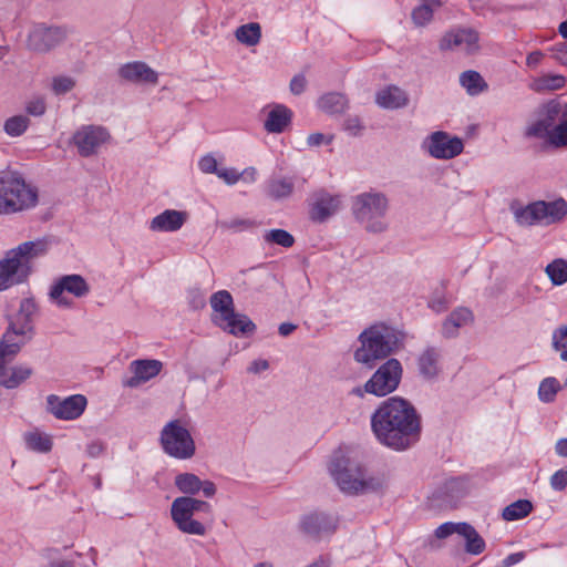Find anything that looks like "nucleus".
Returning <instances> with one entry per match:
<instances>
[{
    "instance_id": "62",
    "label": "nucleus",
    "mask_w": 567,
    "mask_h": 567,
    "mask_svg": "<svg viewBox=\"0 0 567 567\" xmlns=\"http://www.w3.org/2000/svg\"><path fill=\"white\" fill-rule=\"evenodd\" d=\"M544 54L542 51H533L526 58V64L529 68H536L543 60Z\"/></svg>"
},
{
    "instance_id": "1",
    "label": "nucleus",
    "mask_w": 567,
    "mask_h": 567,
    "mask_svg": "<svg viewBox=\"0 0 567 567\" xmlns=\"http://www.w3.org/2000/svg\"><path fill=\"white\" fill-rule=\"evenodd\" d=\"M421 417L413 404L392 396L371 415V430L377 441L396 452L415 445L421 437Z\"/></svg>"
},
{
    "instance_id": "31",
    "label": "nucleus",
    "mask_w": 567,
    "mask_h": 567,
    "mask_svg": "<svg viewBox=\"0 0 567 567\" xmlns=\"http://www.w3.org/2000/svg\"><path fill=\"white\" fill-rule=\"evenodd\" d=\"M295 188V177H272L267 182V195L276 200L289 197Z\"/></svg>"
},
{
    "instance_id": "57",
    "label": "nucleus",
    "mask_w": 567,
    "mask_h": 567,
    "mask_svg": "<svg viewBox=\"0 0 567 567\" xmlns=\"http://www.w3.org/2000/svg\"><path fill=\"white\" fill-rule=\"evenodd\" d=\"M47 106L43 100L37 99L28 102L25 111L33 116H41L45 113Z\"/></svg>"
},
{
    "instance_id": "2",
    "label": "nucleus",
    "mask_w": 567,
    "mask_h": 567,
    "mask_svg": "<svg viewBox=\"0 0 567 567\" xmlns=\"http://www.w3.org/2000/svg\"><path fill=\"white\" fill-rule=\"evenodd\" d=\"M405 334L399 329L374 323L359 334L360 347L354 351V360L372 369L381 360L389 359L404 347Z\"/></svg>"
},
{
    "instance_id": "24",
    "label": "nucleus",
    "mask_w": 567,
    "mask_h": 567,
    "mask_svg": "<svg viewBox=\"0 0 567 567\" xmlns=\"http://www.w3.org/2000/svg\"><path fill=\"white\" fill-rule=\"evenodd\" d=\"M49 249V241L45 238L24 241L18 247L10 249V255L19 258L24 266H31L32 259L43 256Z\"/></svg>"
},
{
    "instance_id": "44",
    "label": "nucleus",
    "mask_w": 567,
    "mask_h": 567,
    "mask_svg": "<svg viewBox=\"0 0 567 567\" xmlns=\"http://www.w3.org/2000/svg\"><path fill=\"white\" fill-rule=\"evenodd\" d=\"M546 274L555 286L567 282V261L555 259L546 267Z\"/></svg>"
},
{
    "instance_id": "17",
    "label": "nucleus",
    "mask_w": 567,
    "mask_h": 567,
    "mask_svg": "<svg viewBox=\"0 0 567 567\" xmlns=\"http://www.w3.org/2000/svg\"><path fill=\"white\" fill-rule=\"evenodd\" d=\"M31 272L32 266L22 265L9 250L0 260V291L24 282Z\"/></svg>"
},
{
    "instance_id": "12",
    "label": "nucleus",
    "mask_w": 567,
    "mask_h": 567,
    "mask_svg": "<svg viewBox=\"0 0 567 567\" xmlns=\"http://www.w3.org/2000/svg\"><path fill=\"white\" fill-rule=\"evenodd\" d=\"M64 292L82 298L90 292V286L81 275H65L52 285L49 295L58 306L70 307L72 302Z\"/></svg>"
},
{
    "instance_id": "55",
    "label": "nucleus",
    "mask_w": 567,
    "mask_h": 567,
    "mask_svg": "<svg viewBox=\"0 0 567 567\" xmlns=\"http://www.w3.org/2000/svg\"><path fill=\"white\" fill-rule=\"evenodd\" d=\"M216 175L224 179L226 184L234 185L240 179L241 173L235 168H221L218 169Z\"/></svg>"
},
{
    "instance_id": "48",
    "label": "nucleus",
    "mask_w": 567,
    "mask_h": 567,
    "mask_svg": "<svg viewBox=\"0 0 567 567\" xmlns=\"http://www.w3.org/2000/svg\"><path fill=\"white\" fill-rule=\"evenodd\" d=\"M549 143L555 147L567 146V116L551 128Z\"/></svg>"
},
{
    "instance_id": "14",
    "label": "nucleus",
    "mask_w": 567,
    "mask_h": 567,
    "mask_svg": "<svg viewBox=\"0 0 567 567\" xmlns=\"http://www.w3.org/2000/svg\"><path fill=\"white\" fill-rule=\"evenodd\" d=\"M424 146L429 154L437 159H451L463 152V141L457 136H450L446 132L437 131L432 133Z\"/></svg>"
},
{
    "instance_id": "23",
    "label": "nucleus",
    "mask_w": 567,
    "mask_h": 567,
    "mask_svg": "<svg viewBox=\"0 0 567 567\" xmlns=\"http://www.w3.org/2000/svg\"><path fill=\"white\" fill-rule=\"evenodd\" d=\"M301 528L308 535L319 536L322 533L334 532L337 519L326 513H312L302 518Z\"/></svg>"
},
{
    "instance_id": "33",
    "label": "nucleus",
    "mask_w": 567,
    "mask_h": 567,
    "mask_svg": "<svg viewBox=\"0 0 567 567\" xmlns=\"http://www.w3.org/2000/svg\"><path fill=\"white\" fill-rule=\"evenodd\" d=\"M544 224L560 221L567 215V202L563 198L554 202L540 200Z\"/></svg>"
},
{
    "instance_id": "25",
    "label": "nucleus",
    "mask_w": 567,
    "mask_h": 567,
    "mask_svg": "<svg viewBox=\"0 0 567 567\" xmlns=\"http://www.w3.org/2000/svg\"><path fill=\"white\" fill-rule=\"evenodd\" d=\"M49 249V241L45 238L24 241L18 247L10 249V255L19 258L24 266H31L32 259L43 256Z\"/></svg>"
},
{
    "instance_id": "18",
    "label": "nucleus",
    "mask_w": 567,
    "mask_h": 567,
    "mask_svg": "<svg viewBox=\"0 0 567 567\" xmlns=\"http://www.w3.org/2000/svg\"><path fill=\"white\" fill-rule=\"evenodd\" d=\"M340 204L339 195H332L324 189H320L312 195L309 217L315 223H324L338 212Z\"/></svg>"
},
{
    "instance_id": "36",
    "label": "nucleus",
    "mask_w": 567,
    "mask_h": 567,
    "mask_svg": "<svg viewBox=\"0 0 567 567\" xmlns=\"http://www.w3.org/2000/svg\"><path fill=\"white\" fill-rule=\"evenodd\" d=\"M566 85V78L560 74H544L536 78L529 87L538 93L560 90Z\"/></svg>"
},
{
    "instance_id": "64",
    "label": "nucleus",
    "mask_w": 567,
    "mask_h": 567,
    "mask_svg": "<svg viewBox=\"0 0 567 567\" xmlns=\"http://www.w3.org/2000/svg\"><path fill=\"white\" fill-rule=\"evenodd\" d=\"M524 558V554L523 553H514V554H511L508 555L504 560H503V567H511L517 563H519L520 560H523Z\"/></svg>"
},
{
    "instance_id": "11",
    "label": "nucleus",
    "mask_w": 567,
    "mask_h": 567,
    "mask_svg": "<svg viewBox=\"0 0 567 567\" xmlns=\"http://www.w3.org/2000/svg\"><path fill=\"white\" fill-rule=\"evenodd\" d=\"M66 34L65 28L37 24L28 35L27 47L33 52L45 53L61 44Z\"/></svg>"
},
{
    "instance_id": "46",
    "label": "nucleus",
    "mask_w": 567,
    "mask_h": 567,
    "mask_svg": "<svg viewBox=\"0 0 567 567\" xmlns=\"http://www.w3.org/2000/svg\"><path fill=\"white\" fill-rule=\"evenodd\" d=\"M431 4L440 6L439 0H424V3L412 11V20L416 25H424L433 18Z\"/></svg>"
},
{
    "instance_id": "41",
    "label": "nucleus",
    "mask_w": 567,
    "mask_h": 567,
    "mask_svg": "<svg viewBox=\"0 0 567 567\" xmlns=\"http://www.w3.org/2000/svg\"><path fill=\"white\" fill-rule=\"evenodd\" d=\"M533 504L528 499H518L503 509L502 517L507 522L522 519L530 514Z\"/></svg>"
},
{
    "instance_id": "6",
    "label": "nucleus",
    "mask_w": 567,
    "mask_h": 567,
    "mask_svg": "<svg viewBox=\"0 0 567 567\" xmlns=\"http://www.w3.org/2000/svg\"><path fill=\"white\" fill-rule=\"evenodd\" d=\"M389 208L386 196L380 192H365L352 199V214L354 218L365 225L371 233H382L388 228L383 218Z\"/></svg>"
},
{
    "instance_id": "10",
    "label": "nucleus",
    "mask_w": 567,
    "mask_h": 567,
    "mask_svg": "<svg viewBox=\"0 0 567 567\" xmlns=\"http://www.w3.org/2000/svg\"><path fill=\"white\" fill-rule=\"evenodd\" d=\"M402 372L401 362L395 358H389L364 383V391L375 396H385L398 389Z\"/></svg>"
},
{
    "instance_id": "34",
    "label": "nucleus",
    "mask_w": 567,
    "mask_h": 567,
    "mask_svg": "<svg viewBox=\"0 0 567 567\" xmlns=\"http://www.w3.org/2000/svg\"><path fill=\"white\" fill-rule=\"evenodd\" d=\"M567 104L551 100L543 105L540 116L550 126L555 127L560 121L567 117Z\"/></svg>"
},
{
    "instance_id": "38",
    "label": "nucleus",
    "mask_w": 567,
    "mask_h": 567,
    "mask_svg": "<svg viewBox=\"0 0 567 567\" xmlns=\"http://www.w3.org/2000/svg\"><path fill=\"white\" fill-rule=\"evenodd\" d=\"M319 107L329 114L342 113L348 107V99L342 93H327L320 97Z\"/></svg>"
},
{
    "instance_id": "40",
    "label": "nucleus",
    "mask_w": 567,
    "mask_h": 567,
    "mask_svg": "<svg viewBox=\"0 0 567 567\" xmlns=\"http://www.w3.org/2000/svg\"><path fill=\"white\" fill-rule=\"evenodd\" d=\"M238 42L248 47H254L259 43L261 38V28L257 22H250L237 28L235 32Z\"/></svg>"
},
{
    "instance_id": "16",
    "label": "nucleus",
    "mask_w": 567,
    "mask_h": 567,
    "mask_svg": "<svg viewBox=\"0 0 567 567\" xmlns=\"http://www.w3.org/2000/svg\"><path fill=\"white\" fill-rule=\"evenodd\" d=\"M9 342L0 341V384L7 389L18 388L32 374V369L25 365L8 368L7 362L17 353H10Z\"/></svg>"
},
{
    "instance_id": "5",
    "label": "nucleus",
    "mask_w": 567,
    "mask_h": 567,
    "mask_svg": "<svg viewBox=\"0 0 567 567\" xmlns=\"http://www.w3.org/2000/svg\"><path fill=\"white\" fill-rule=\"evenodd\" d=\"M212 321L225 332L235 337L252 334L256 324L247 315L237 313L234 309V299L229 291L219 290L212 295Z\"/></svg>"
},
{
    "instance_id": "4",
    "label": "nucleus",
    "mask_w": 567,
    "mask_h": 567,
    "mask_svg": "<svg viewBox=\"0 0 567 567\" xmlns=\"http://www.w3.org/2000/svg\"><path fill=\"white\" fill-rule=\"evenodd\" d=\"M38 190L14 172L0 176V215H9L35 207Z\"/></svg>"
},
{
    "instance_id": "58",
    "label": "nucleus",
    "mask_w": 567,
    "mask_h": 567,
    "mask_svg": "<svg viewBox=\"0 0 567 567\" xmlns=\"http://www.w3.org/2000/svg\"><path fill=\"white\" fill-rule=\"evenodd\" d=\"M550 51L555 60L567 65V42L556 43L550 48Z\"/></svg>"
},
{
    "instance_id": "8",
    "label": "nucleus",
    "mask_w": 567,
    "mask_h": 567,
    "mask_svg": "<svg viewBox=\"0 0 567 567\" xmlns=\"http://www.w3.org/2000/svg\"><path fill=\"white\" fill-rule=\"evenodd\" d=\"M38 310L37 303L31 298H24L20 302L19 311L11 320L2 340L9 342L7 347L10 353H18L21 347L31 339L33 331V316Z\"/></svg>"
},
{
    "instance_id": "20",
    "label": "nucleus",
    "mask_w": 567,
    "mask_h": 567,
    "mask_svg": "<svg viewBox=\"0 0 567 567\" xmlns=\"http://www.w3.org/2000/svg\"><path fill=\"white\" fill-rule=\"evenodd\" d=\"M163 363L159 360H134L130 364L133 377L124 379L125 388H137L142 383L155 378L162 370Z\"/></svg>"
},
{
    "instance_id": "19",
    "label": "nucleus",
    "mask_w": 567,
    "mask_h": 567,
    "mask_svg": "<svg viewBox=\"0 0 567 567\" xmlns=\"http://www.w3.org/2000/svg\"><path fill=\"white\" fill-rule=\"evenodd\" d=\"M460 48L466 53H474L478 50V33L473 29H460L447 32L440 41L441 50Z\"/></svg>"
},
{
    "instance_id": "45",
    "label": "nucleus",
    "mask_w": 567,
    "mask_h": 567,
    "mask_svg": "<svg viewBox=\"0 0 567 567\" xmlns=\"http://www.w3.org/2000/svg\"><path fill=\"white\" fill-rule=\"evenodd\" d=\"M560 390L558 380L554 377L544 379L538 388V396L542 402L550 403L555 400L557 392Z\"/></svg>"
},
{
    "instance_id": "54",
    "label": "nucleus",
    "mask_w": 567,
    "mask_h": 567,
    "mask_svg": "<svg viewBox=\"0 0 567 567\" xmlns=\"http://www.w3.org/2000/svg\"><path fill=\"white\" fill-rule=\"evenodd\" d=\"M198 167L206 174H216L219 169L216 158L212 155L203 156L198 162Z\"/></svg>"
},
{
    "instance_id": "15",
    "label": "nucleus",
    "mask_w": 567,
    "mask_h": 567,
    "mask_svg": "<svg viewBox=\"0 0 567 567\" xmlns=\"http://www.w3.org/2000/svg\"><path fill=\"white\" fill-rule=\"evenodd\" d=\"M110 138L106 128L95 125L82 126L73 135V143L78 147V152L83 157L95 154L101 145Z\"/></svg>"
},
{
    "instance_id": "13",
    "label": "nucleus",
    "mask_w": 567,
    "mask_h": 567,
    "mask_svg": "<svg viewBox=\"0 0 567 567\" xmlns=\"http://www.w3.org/2000/svg\"><path fill=\"white\" fill-rule=\"evenodd\" d=\"M86 404L87 400L82 394H73L64 399L55 394L47 396V411L59 420H75L80 417Z\"/></svg>"
},
{
    "instance_id": "59",
    "label": "nucleus",
    "mask_w": 567,
    "mask_h": 567,
    "mask_svg": "<svg viewBox=\"0 0 567 567\" xmlns=\"http://www.w3.org/2000/svg\"><path fill=\"white\" fill-rule=\"evenodd\" d=\"M332 136H326L322 133H312L307 137V145L309 147H318L322 144H330L332 142Z\"/></svg>"
},
{
    "instance_id": "43",
    "label": "nucleus",
    "mask_w": 567,
    "mask_h": 567,
    "mask_svg": "<svg viewBox=\"0 0 567 567\" xmlns=\"http://www.w3.org/2000/svg\"><path fill=\"white\" fill-rule=\"evenodd\" d=\"M30 118L27 115H14L6 120L3 131L11 137L21 136L29 127Z\"/></svg>"
},
{
    "instance_id": "51",
    "label": "nucleus",
    "mask_w": 567,
    "mask_h": 567,
    "mask_svg": "<svg viewBox=\"0 0 567 567\" xmlns=\"http://www.w3.org/2000/svg\"><path fill=\"white\" fill-rule=\"evenodd\" d=\"M221 226L233 230H245L257 226V223L248 218H233L227 221H223Z\"/></svg>"
},
{
    "instance_id": "32",
    "label": "nucleus",
    "mask_w": 567,
    "mask_h": 567,
    "mask_svg": "<svg viewBox=\"0 0 567 567\" xmlns=\"http://www.w3.org/2000/svg\"><path fill=\"white\" fill-rule=\"evenodd\" d=\"M23 440L27 449L37 453H49L53 447L51 435L41 432L38 429L25 432L23 434Z\"/></svg>"
},
{
    "instance_id": "30",
    "label": "nucleus",
    "mask_w": 567,
    "mask_h": 567,
    "mask_svg": "<svg viewBox=\"0 0 567 567\" xmlns=\"http://www.w3.org/2000/svg\"><path fill=\"white\" fill-rule=\"evenodd\" d=\"M515 221L520 226L544 224L540 200L530 203L525 207L513 208Z\"/></svg>"
},
{
    "instance_id": "26",
    "label": "nucleus",
    "mask_w": 567,
    "mask_h": 567,
    "mask_svg": "<svg viewBox=\"0 0 567 567\" xmlns=\"http://www.w3.org/2000/svg\"><path fill=\"white\" fill-rule=\"evenodd\" d=\"M473 320V313L468 308H456L442 323L443 337L446 339L455 338L458 334V329L472 323Z\"/></svg>"
},
{
    "instance_id": "35",
    "label": "nucleus",
    "mask_w": 567,
    "mask_h": 567,
    "mask_svg": "<svg viewBox=\"0 0 567 567\" xmlns=\"http://www.w3.org/2000/svg\"><path fill=\"white\" fill-rule=\"evenodd\" d=\"M461 536L466 540L465 551L472 555H478L485 549V540L468 523H461Z\"/></svg>"
},
{
    "instance_id": "37",
    "label": "nucleus",
    "mask_w": 567,
    "mask_h": 567,
    "mask_svg": "<svg viewBox=\"0 0 567 567\" xmlns=\"http://www.w3.org/2000/svg\"><path fill=\"white\" fill-rule=\"evenodd\" d=\"M460 83L470 95H478L487 90L488 85L483 76L473 70L464 71L460 75Z\"/></svg>"
},
{
    "instance_id": "60",
    "label": "nucleus",
    "mask_w": 567,
    "mask_h": 567,
    "mask_svg": "<svg viewBox=\"0 0 567 567\" xmlns=\"http://www.w3.org/2000/svg\"><path fill=\"white\" fill-rule=\"evenodd\" d=\"M307 80L303 74L295 75L290 81V92L295 95L301 94L306 90Z\"/></svg>"
},
{
    "instance_id": "49",
    "label": "nucleus",
    "mask_w": 567,
    "mask_h": 567,
    "mask_svg": "<svg viewBox=\"0 0 567 567\" xmlns=\"http://www.w3.org/2000/svg\"><path fill=\"white\" fill-rule=\"evenodd\" d=\"M550 126L540 117L526 128L525 135L528 137L547 138L549 142Z\"/></svg>"
},
{
    "instance_id": "21",
    "label": "nucleus",
    "mask_w": 567,
    "mask_h": 567,
    "mask_svg": "<svg viewBox=\"0 0 567 567\" xmlns=\"http://www.w3.org/2000/svg\"><path fill=\"white\" fill-rule=\"evenodd\" d=\"M188 214L182 210L166 209L155 216L150 223V229L161 233H174L186 223Z\"/></svg>"
},
{
    "instance_id": "27",
    "label": "nucleus",
    "mask_w": 567,
    "mask_h": 567,
    "mask_svg": "<svg viewBox=\"0 0 567 567\" xmlns=\"http://www.w3.org/2000/svg\"><path fill=\"white\" fill-rule=\"evenodd\" d=\"M121 78L130 82L157 83L158 75L144 62L126 63L118 70Z\"/></svg>"
},
{
    "instance_id": "42",
    "label": "nucleus",
    "mask_w": 567,
    "mask_h": 567,
    "mask_svg": "<svg viewBox=\"0 0 567 567\" xmlns=\"http://www.w3.org/2000/svg\"><path fill=\"white\" fill-rule=\"evenodd\" d=\"M262 238L268 245H278L284 248L292 247L296 241L295 237L289 231L281 228L266 230Z\"/></svg>"
},
{
    "instance_id": "53",
    "label": "nucleus",
    "mask_w": 567,
    "mask_h": 567,
    "mask_svg": "<svg viewBox=\"0 0 567 567\" xmlns=\"http://www.w3.org/2000/svg\"><path fill=\"white\" fill-rule=\"evenodd\" d=\"M550 486L555 491H563L567 487V470H558L550 476Z\"/></svg>"
},
{
    "instance_id": "22",
    "label": "nucleus",
    "mask_w": 567,
    "mask_h": 567,
    "mask_svg": "<svg viewBox=\"0 0 567 567\" xmlns=\"http://www.w3.org/2000/svg\"><path fill=\"white\" fill-rule=\"evenodd\" d=\"M441 352L435 347H426L416 359L419 374L424 380H434L441 372Z\"/></svg>"
},
{
    "instance_id": "63",
    "label": "nucleus",
    "mask_w": 567,
    "mask_h": 567,
    "mask_svg": "<svg viewBox=\"0 0 567 567\" xmlns=\"http://www.w3.org/2000/svg\"><path fill=\"white\" fill-rule=\"evenodd\" d=\"M269 368V363L267 360H255L250 363L248 368V372L251 373H259L261 371H265Z\"/></svg>"
},
{
    "instance_id": "29",
    "label": "nucleus",
    "mask_w": 567,
    "mask_h": 567,
    "mask_svg": "<svg viewBox=\"0 0 567 567\" xmlns=\"http://www.w3.org/2000/svg\"><path fill=\"white\" fill-rule=\"evenodd\" d=\"M375 102L380 107L396 110L406 106L409 97L399 86L389 85L377 93Z\"/></svg>"
},
{
    "instance_id": "39",
    "label": "nucleus",
    "mask_w": 567,
    "mask_h": 567,
    "mask_svg": "<svg viewBox=\"0 0 567 567\" xmlns=\"http://www.w3.org/2000/svg\"><path fill=\"white\" fill-rule=\"evenodd\" d=\"M175 486L185 495H195L203 487V481L193 473H181L175 476Z\"/></svg>"
},
{
    "instance_id": "47",
    "label": "nucleus",
    "mask_w": 567,
    "mask_h": 567,
    "mask_svg": "<svg viewBox=\"0 0 567 567\" xmlns=\"http://www.w3.org/2000/svg\"><path fill=\"white\" fill-rule=\"evenodd\" d=\"M553 349L559 352L561 361H567V326H559L553 331L551 336Z\"/></svg>"
},
{
    "instance_id": "3",
    "label": "nucleus",
    "mask_w": 567,
    "mask_h": 567,
    "mask_svg": "<svg viewBox=\"0 0 567 567\" xmlns=\"http://www.w3.org/2000/svg\"><path fill=\"white\" fill-rule=\"evenodd\" d=\"M329 471L341 492L359 495L382 489L383 482L378 477H365L360 463L343 455H334Z\"/></svg>"
},
{
    "instance_id": "50",
    "label": "nucleus",
    "mask_w": 567,
    "mask_h": 567,
    "mask_svg": "<svg viewBox=\"0 0 567 567\" xmlns=\"http://www.w3.org/2000/svg\"><path fill=\"white\" fill-rule=\"evenodd\" d=\"M75 86V81L70 76H56L52 81V90L55 94H65Z\"/></svg>"
},
{
    "instance_id": "7",
    "label": "nucleus",
    "mask_w": 567,
    "mask_h": 567,
    "mask_svg": "<svg viewBox=\"0 0 567 567\" xmlns=\"http://www.w3.org/2000/svg\"><path fill=\"white\" fill-rule=\"evenodd\" d=\"M199 512L210 514V504L190 496L177 497L171 506V516L176 527L182 533L189 535L203 536L206 534L204 524L194 519V515Z\"/></svg>"
},
{
    "instance_id": "52",
    "label": "nucleus",
    "mask_w": 567,
    "mask_h": 567,
    "mask_svg": "<svg viewBox=\"0 0 567 567\" xmlns=\"http://www.w3.org/2000/svg\"><path fill=\"white\" fill-rule=\"evenodd\" d=\"M454 533L461 535V523L447 522V523L440 525L435 529V536L439 539L446 538V537L453 535Z\"/></svg>"
},
{
    "instance_id": "61",
    "label": "nucleus",
    "mask_w": 567,
    "mask_h": 567,
    "mask_svg": "<svg viewBox=\"0 0 567 567\" xmlns=\"http://www.w3.org/2000/svg\"><path fill=\"white\" fill-rule=\"evenodd\" d=\"M86 452L91 457H97L104 452V444L101 441H93L86 446Z\"/></svg>"
},
{
    "instance_id": "56",
    "label": "nucleus",
    "mask_w": 567,
    "mask_h": 567,
    "mask_svg": "<svg viewBox=\"0 0 567 567\" xmlns=\"http://www.w3.org/2000/svg\"><path fill=\"white\" fill-rule=\"evenodd\" d=\"M343 128L349 134L357 136L363 130L361 121L358 116L348 117L343 123Z\"/></svg>"
},
{
    "instance_id": "28",
    "label": "nucleus",
    "mask_w": 567,
    "mask_h": 567,
    "mask_svg": "<svg viewBox=\"0 0 567 567\" xmlns=\"http://www.w3.org/2000/svg\"><path fill=\"white\" fill-rule=\"evenodd\" d=\"M292 112L284 104H275L269 111L264 123L268 133L279 134L291 123Z\"/></svg>"
},
{
    "instance_id": "9",
    "label": "nucleus",
    "mask_w": 567,
    "mask_h": 567,
    "mask_svg": "<svg viewBox=\"0 0 567 567\" xmlns=\"http://www.w3.org/2000/svg\"><path fill=\"white\" fill-rule=\"evenodd\" d=\"M161 445L166 454L177 460L190 458L196 451L189 431L181 424L179 420H173L163 427Z\"/></svg>"
}]
</instances>
